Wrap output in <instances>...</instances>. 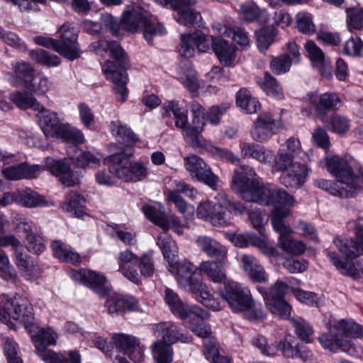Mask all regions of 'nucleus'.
Listing matches in <instances>:
<instances>
[{"label":"nucleus","mask_w":363,"mask_h":363,"mask_svg":"<svg viewBox=\"0 0 363 363\" xmlns=\"http://www.w3.org/2000/svg\"><path fill=\"white\" fill-rule=\"evenodd\" d=\"M231 189L247 202H256L272 206V225L274 227L275 218L281 224L284 218L291 213L290 208L296 201L293 196L285 190L276 188L272 184H263L260 178L248 167L236 168L230 182Z\"/></svg>","instance_id":"f257e3e1"},{"label":"nucleus","mask_w":363,"mask_h":363,"mask_svg":"<svg viewBox=\"0 0 363 363\" xmlns=\"http://www.w3.org/2000/svg\"><path fill=\"white\" fill-rule=\"evenodd\" d=\"M325 160L327 171L337 182L320 179L315 182L317 187L339 197L352 196L357 189L363 188V167L355 158L327 155Z\"/></svg>","instance_id":"f03ea898"},{"label":"nucleus","mask_w":363,"mask_h":363,"mask_svg":"<svg viewBox=\"0 0 363 363\" xmlns=\"http://www.w3.org/2000/svg\"><path fill=\"white\" fill-rule=\"evenodd\" d=\"M353 223L355 234L354 239L347 240L337 237L333 240L343 257L340 259L338 254L333 251H328L327 256L341 274L357 279L363 277V269H357L352 262L363 255V217L357 218Z\"/></svg>","instance_id":"7ed1b4c3"},{"label":"nucleus","mask_w":363,"mask_h":363,"mask_svg":"<svg viewBox=\"0 0 363 363\" xmlns=\"http://www.w3.org/2000/svg\"><path fill=\"white\" fill-rule=\"evenodd\" d=\"M301 154V143L294 138H289L279 149L276 167L284 172L280 181L286 187L298 189L306 180L308 169L306 164L297 161Z\"/></svg>","instance_id":"20e7f679"},{"label":"nucleus","mask_w":363,"mask_h":363,"mask_svg":"<svg viewBox=\"0 0 363 363\" xmlns=\"http://www.w3.org/2000/svg\"><path fill=\"white\" fill-rule=\"evenodd\" d=\"M363 337V326L352 320H340L326 333L318 337L321 346L331 352L341 350L350 356L359 357L362 347L349 337Z\"/></svg>","instance_id":"39448f33"},{"label":"nucleus","mask_w":363,"mask_h":363,"mask_svg":"<svg viewBox=\"0 0 363 363\" xmlns=\"http://www.w3.org/2000/svg\"><path fill=\"white\" fill-rule=\"evenodd\" d=\"M91 48L99 55L109 53L110 56L116 61L105 62L102 70L108 80L113 84L115 91L121 96V101H125L128 91L126 87L128 82L127 74L123 68L126 62V56L124 50L116 41L99 40L91 44Z\"/></svg>","instance_id":"423d86ee"},{"label":"nucleus","mask_w":363,"mask_h":363,"mask_svg":"<svg viewBox=\"0 0 363 363\" xmlns=\"http://www.w3.org/2000/svg\"><path fill=\"white\" fill-rule=\"evenodd\" d=\"M174 271L175 279L180 288L191 293L195 298L206 307L213 311H219L222 306L213 297V289L203 283L199 276L196 274V267L187 260H175Z\"/></svg>","instance_id":"0eeeda50"},{"label":"nucleus","mask_w":363,"mask_h":363,"mask_svg":"<svg viewBox=\"0 0 363 363\" xmlns=\"http://www.w3.org/2000/svg\"><path fill=\"white\" fill-rule=\"evenodd\" d=\"M118 271L128 281L139 285L141 277H152L155 272V264L152 257L148 253H143L138 257L130 250H121L118 257Z\"/></svg>","instance_id":"6e6552de"},{"label":"nucleus","mask_w":363,"mask_h":363,"mask_svg":"<svg viewBox=\"0 0 363 363\" xmlns=\"http://www.w3.org/2000/svg\"><path fill=\"white\" fill-rule=\"evenodd\" d=\"M121 20L125 31L135 33L142 29L144 38L149 43H152L154 36L163 35L167 32L155 17L148 16L145 11L132 6L125 7Z\"/></svg>","instance_id":"1a4fd4ad"},{"label":"nucleus","mask_w":363,"mask_h":363,"mask_svg":"<svg viewBox=\"0 0 363 363\" xmlns=\"http://www.w3.org/2000/svg\"><path fill=\"white\" fill-rule=\"evenodd\" d=\"M31 339L37 355L45 363H66L80 355L77 350L57 352L48 349V346L55 345L58 340L57 333L51 328L38 329L31 335Z\"/></svg>","instance_id":"9d476101"},{"label":"nucleus","mask_w":363,"mask_h":363,"mask_svg":"<svg viewBox=\"0 0 363 363\" xmlns=\"http://www.w3.org/2000/svg\"><path fill=\"white\" fill-rule=\"evenodd\" d=\"M134 154L132 147L126 146L121 152L111 156V169L116 177L125 182H138L147 178V163L130 160Z\"/></svg>","instance_id":"9b49d317"},{"label":"nucleus","mask_w":363,"mask_h":363,"mask_svg":"<svg viewBox=\"0 0 363 363\" xmlns=\"http://www.w3.org/2000/svg\"><path fill=\"white\" fill-rule=\"evenodd\" d=\"M164 299L171 312L182 320L184 326L192 333L201 334L194 324L209 318V313L206 311L196 305H189L184 302L175 291L169 288L164 290Z\"/></svg>","instance_id":"f8f14e48"},{"label":"nucleus","mask_w":363,"mask_h":363,"mask_svg":"<svg viewBox=\"0 0 363 363\" xmlns=\"http://www.w3.org/2000/svg\"><path fill=\"white\" fill-rule=\"evenodd\" d=\"M11 320L24 324L26 329L33 327V308L29 301L21 296H3L0 301V320L11 327Z\"/></svg>","instance_id":"ddd939ff"},{"label":"nucleus","mask_w":363,"mask_h":363,"mask_svg":"<svg viewBox=\"0 0 363 363\" xmlns=\"http://www.w3.org/2000/svg\"><path fill=\"white\" fill-rule=\"evenodd\" d=\"M60 41L43 37L37 36L33 41L38 45L52 48L62 56L69 60L79 57V48L77 43V31L69 23L63 24L59 30Z\"/></svg>","instance_id":"4468645a"},{"label":"nucleus","mask_w":363,"mask_h":363,"mask_svg":"<svg viewBox=\"0 0 363 363\" xmlns=\"http://www.w3.org/2000/svg\"><path fill=\"white\" fill-rule=\"evenodd\" d=\"M289 284V278L286 277L283 281H277L269 291L262 286L257 287V290L262 295L268 310L274 315L284 319L288 318L291 311V306L284 300Z\"/></svg>","instance_id":"2eb2a0df"},{"label":"nucleus","mask_w":363,"mask_h":363,"mask_svg":"<svg viewBox=\"0 0 363 363\" xmlns=\"http://www.w3.org/2000/svg\"><path fill=\"white\" fill-rule=\"evenodd\" d=\"M219 293L235 313H242L253 304L250 289L241 283L228 280Z\"/></svg>","instance_id":"dca6fc26"},{"label":"nucleus","mask_w":363,"mask_h":363,"mask_svg":"<svg viewBox=\"0 0 363 363\" xmlns=\"http://www.w3.org/2000/svg\"><path fill=\"white\" fill-rule=\"evenodd\" d=\"M184 166L193 179L202 182L212 189H215L219 178L213 173L211 169L203 159L192 155L184 158Z\"/></svg>","instance_id":"f3484780"},{"label":"nucleus","mask_w":363,"mask_h":363,"mask_svg":"<svg viewBox=\"0 0 363 363\" xmlns=\"http://www.w3.org/2000/svg\"><path fill=\"white\" fill-rule=\"evenodd\" d=\"M280 124L268 112L260 113L253 122L250 134L252 139L263 143L269 141L279 130Z\"/></svg>","instance_id":"a211bd4d"},{"label":"nucleus","mask_w":363,"mask_h":363,"mask_svg":"<svg viewBox=\"0 0 363 363\" xmlns=\"http://www.w3.org/2000/svg\"><path fill=\"white\" fill-rule=\"evenodd\" d=\"M72 280L82 283L96 294L105 296L110 290V285L106 277L100 272L81 269L71 270L69 273Z\"/></svg>","instance_id":"6ab92c4d"},{"label":"nucleus","mask_w":363,"mask_h":363,"mask_svg":"<svg viewBox=\"0 0 363 363\" xmlns=\"http://www.w3.org/2000/svg\"><path fill=\"white\" fill-rule=\"evenodd\" d=\"M143 211L149 220L160 226L164 230L172 228L177 233L182 234V225L179 218L174 216H171L169 218H167L163 206L160 203L145 205L143 207Z\"/></svg>","instance_id":"aec40b11"},{"label":"nucleus","mask_w":363,"mask_h":363,"mask_svg":"<svg viewBox=\"0 0 363 363\" xmlns=\"http://www.w3.org/2000/svg\"><path fill=\"white\" fill-rule=\"evenodd\" d=\"M181 193L190 198H194L197 195V191L193 186L182 181L176 183L175 189L166 191L164 195L167 200L172 202L184 216H192L194 208L183 199Z\"/></svg>","instance_id":"412c9836"},{"label":"nucleus","mask_w":363,"mask_h":363,"mask_svg":"<svg viewBox=\"0 0 363 363\" xmlns=\"http://www.w3.org/2000/svg\"><path fill=\"white\" fill-rule=\"evenodd\" d=\"M211 43L208 35L201 31H196L191 34L181 35V45L179 53L186 57H191L194 55L196 50L201 52H206L211 48Z\"/></svg>","instance_id":"4be33fe9"},{"label":"nucleus","mask_w":363,"mask_h":363,"mask_svg":"<svg viewBox=\"0 0 363 363\" xmlns=\"http://www.w3.org/2000/svg\"><path fill=\"white\" fill-rule=\"evenodd\" d=\"M12 251L13 262L21 275L29 281L37 279L40 276L42 270L37 263L28 260V255L24 251L21 241L12 249Z\"/></svg>","instance_id":"5701e85b"},{"label":"nucleus","mask_w":363,"mask_h":363,"mask_svg":"<svg viewBox=\"0 0 363 363\" xmlns=\"http://www.w3.org/2000/svg\"><path fill=\"white\" fill-rule=\"evenodd\" d=\"M39 125L46 137L60 138L67 123H62L56 113L42 108L38 111Z\"/></svg>","instance_id":"b1692460"},{"label":"nucleus","mask_w":363,"mask_h":363,"mask_svg":"<svg viewBox=\"0 0 363 363\" xmlns=\"http://www.w3.org/2000/svg\"><path fill=\"white\" fill-rule=\"evenodd\" d=\"M308 108L303 111L306 115L311 114L313 110L319 114H323L325 111L333 109L340 102V98L335 93L309 94L306 99Z\"/></svg>","instance_id":"393cba45"},{"label":"nucleus","mask_w":363,"mask_h":363,"mask_svg":"<svg viewBox=\"0 0 363 363\" xmlns=\"http://www.w3.org/2000/svg\"><path fill=\"white\" fill-rule=\"evenodd\" d=\"M239 266L252 282L260 284L268 282L267 272L255 256L247 254L241 255Z\"/></svg>","instance_id":"a878e982"},{"label":"nucleus","mask_w":363,"mask_h":363,"mask_svg":"<svg viewBox=\"0 0 363 363\" xmlns=\"http://www.w3.org/2000/svg\"><path fill=\"white\" fill-rule=\"evenodd\" d=\"M273 228L279 234L278 244L283 250L296 255L303 254L305 252L306 245L303 242L288 238V235L292 233L290 227L281 224L279 220L275 218Z\"/></svg>","instance_id":"bb28decb"},{"label":"nucleus","mask_w":363,"mask_h":363,"mask_svg":"<svg viewBox=\"0 0 363 363\" xmlns=\"http://www.w3.org/2000/svg\"><path fill=\"white\" fill-rule=\"evenodd\" d=\"M195 242L200 250L208 257L215 259L220 264H227L228 250L225 246L206 235L197 237Z\"/></svg>","instance_id":"cd10ccee"},{"label":"nucleus","mask_w":363,"mask_h":363,"mask_svg":"<svg viewBox=\"0 0 363 363\" xmlns=\"http://www.w3.org/2000/svg\"><path fill=\"white\" fill-rule=\"evenodd\" d=\"M155 335L161 337L162 341L169 344L180 341L183 343H191L193 337L187 333H183L178 327L172 323H160L154 328Z\"/></svg>","instance_id":"c85d7f7f"},{"label":"nucleus","mask_w":363,"mask_h":363,"mask_svg":"<svg viewBox=\"0 0 363 363\" xmlns=\"http://www.w3.org/2000/svg\"><path fill=\"white\" fill-rule=\"evenodd\" d=\"M194 325L199 331L200 330L201 334L193 333L203 339V355L208 361L211 362L219 354L218 345L213 335L211 328L203 320H199Z\"/></svg>","instance_id":"c756f323"},{"label":"nucleus","mask_w":363,"mask_h":363,"mask_svg":"<svg viewBox=\"0 0 363 363\" xmlns=\"http://www.w3.org/2000/svg\"><path fill=\"white\" fill-rule=\"evenodd\" d=\"M196 214L199 218L208 220L213 225H226L230 221V217L225 211H218L210 201L201 203L197 207Z\"/></svg>","instance_id":"7c9ffc66"},{"label":"nucleus","mask_w":363,"mask_h":363,"mask_svg":"<svg viewBox=\"0 0 363 363\" xmlns=\"http://www.w3.org/2000/svg\"><path fill=\"white\" fill-rule=\"evenodd\" d=\"M307 55L316 67L320 74L330 79L332 77L331 63L325 58L324 52L312 40L307 41L304 45Z\"/></svg>","instance_id":"2f4dec72"},{"label":"nucleus","mask_w":363,"mask_h":363,"mask_svg":"<svg viewBox=\"0 0 363 363\" xmlns=\"http://www.w3.org/2000/svg\"><path fill=\"white\" fill-rule=\"evenodd\" d=\"M106 306L108 313L113 316H117L127 311L136 310L138 302L134 297H125L122 294H112L108 296Z\"/></svg>","instance_id":"473e14b6"},{"label":"nucleus","mask_w":363,"mask_h":363,"mask_svg":"<svg viewBox=\"0 0 363 363\" xmlns=\"http://www.w3.org/2000/svg\"><path fill=\"white\" fill-rule=\"evenodd\" d=\"M211 48L219 62L231 66L236 57V47L222 38L211 36Z\"/></svg>","instance_id":"72a5a7b5"},{"label":"nucleus","mask_w":363,"mask_h":363,"mask_svg":"<svg viewBox=\"0 0 363 363\" xmlns=\"http://www.w3.org/2000/svg\"><path fill=\"white\" fill-rule=\"evenodd\" d=\"M46 169L52 174L60 177V180L67 186H71L78 182L69 166L62 160L48 157L45 160Z\"/></svg>","instance_id":"f704fd0d"},{"label":"nucleus","mask_w":363,"mask_h":363,"mask_svg":"<svg viewBox=\"0 0 363 363\" xmlns=\"http://www.w3.org/2000/svg\"><path fill=\"white\" fill-rule=\"evenodd\" d=\"M41 169L39 165H30L27 163L10 166L2 169L3 176L9 180L33 179L39 175Z\"/></svg>","instance_id":"c9c22d12"},{"label":"nucleus","mask_w":363,"mask_h":363,"mask_svg":"<svg viewBox=\"0 0 363 363\" xmlns=\"http://www.w3.org/2000/svg\"><path fill=\"white\" fill-rule=\"evenodd\" d=\"M239 148L242 157H250L261 163L270 162L273 157L272 150L254 143L241 141Z\"/></svg>","instance_id":"e433bc0d"},{"label":"nucleus","mask_w":363,"mask_h":363,"mask_svg":"<svg viewBox=\"0 0 363 363\" xmlns=\"http://www.w3.org/2000/svg\"><path fill=\"white\" fill-rule=\"evenodd\" d=\"M162 116L164 118L173 116L174 125L179 129H184L188 126V111L182 107L178 101H169L162 106Z\"/></svg>","instance_id":"4c0bfd02"},{"label":"nucleus","mask_w":363,"mask_h":363,"mask_svg":"<svg viewBox=\"0 0 363 363\" xmlns=\"http://www.w3.org/2000/svg\"><path fill=\"white\" fill-rule=\"evenodd\" d=\"M195 4L194 0L179 1V6L176 10L177 16L175 18L179 24L188 26L196 24L201 21V14L194 10Z\"/></svg>","instance_id":"58836bf2"},{"label":"nucleus","mask_w":363,"mask_h":363,"mask_svg":"<svg viewBox=\"0 0 363 363\" xmlns=\"http://www.w3.org/2000/svg\"><path fill=\"white\" fill-rule=\"evenodd\" d=\"M70 159L81 168L87 167H96L101 163L102 156L99 153L93 154L90 152H84L77 146H72L67 150Z\"/></svg>","instance_id":"ea45409f"},{"label":"nucleus","mask_w":363,"mask_h":363,"mask_svg":"<svg viewBox=\"0 0 363 363\" xmlns=\"http://www.w3.org/2000/svg\"><path fill=\"white\" fill-rule=\"evenodd\" d=\"M11 66L14 74L9 79L10 83L13 86H26L33 74V67L30 63L23 60L14 61L11 63Z\"/></svg>","instance_id":"a19ab883"},{"label":"nucleus","mask_w":363,"mask_h":363,"mask_svg":"<svg viewBox=\"0 0 363 363\" xmlns=\"http://www.w3.org/2000/svg\"><path fill=\"white\" fill-rule=\"evenodd\" d=\"M50 247L54 257L62 262L72 264L80 262L79 255L71 246L60 240L52 241Z\"/></svg>","instance_id":"79ce46f5"},{"label":"nucleus","mask_w":363,"mask_h":363,"mask_svg":"<svg viewBox=\"0 0 363 363\" xmlns=\"http://www.w3.org/2000/svg\"><path fill=\"white\" fill-rule=\"evenodd\" d=\"M157 243L162 250L164 259L168 263L169 271H174L178 252L175 242L169 235L163 233L158 237Z\"/></svg>","instance_id":"37998d69"},{"label":"nucleus","mask_w":363,"mask_h":363,"mask_svg":"<svg viewBox=\"0 0 363 363\" xmlns=\"http://www.w3.org/2000/svg\"><path fill=\"white\" fill-rule=\"evenodd\" d=\"M220 264L217 260L216 261H203L200 264L199 269L201 273L204 274L208 278L214 283L225 284L227 281V274L225 270Z\"/></svg>","instance_id":"c03bdc74"},{"label":"nucleus","mask_w":363,"mask_h":363,"mask_svg":"<svg viewBox=\"0 0 363 363\" xmlns=\"http://www.w3.org/2000/svg\"><path fill=\"white\" fill-rule=\"evenodd\" d=\"M236 105L248 114L255 113L261 108L258 100L252 97L249 90L245 88L240 89L235 96Z\"/></svg>","instance_id":"a18cd8bd"},{"label":"nucleus","mask_w":363,"mask_h":363,"mask_svg":"<svg viewBox=\"0 0 363 363\" xmlns=\"http://www.w3.org/2000/svg\"><path fill=\"white\" fill-rule=\"evenodd\" d=\"M85 200L76 192H70L62 205V208L72 216L82 218L85 214Z\"/></svg>","instance_id":"49530a36"},{"label":"nucleus","mask_w":363,"mask_h":363,"mask_svg":"<svg viewBox=\"0 0 363 363\" xmlns=\"http://www.w3.org/2000/svg\"><path fill=\"white\" fill-rule=\"evenodd\" d=\"M277 30L272 26L261 28L255 33L256 45L261 52L267 51L269 46L275 42Z\"/></svg>","instance_id":"de8ad7c7"},{"label":"nucleus","mask_w":363,"mask_h":363,"mask_svg":"<svg viewBox=\"0 0 363 363\" xmlns=\"http://www.w3.org/2000/svg\"><path fill=\"white\" fill-rule=\"evenodd\" d=\"M45 203L44 198L38 193L30 190L17 191V204L26 208H36Z\"/></svg>","instance_id":"09e8293b"},{"label":"nucleus","mask_w":363,"mask_h":363,"mask_svg":"<svg viewBox=\"0 0 363 363\" xmlns=\"http://www.w3.org/2000/svg\"><path fill=\"white\" fill-rule=\"evenodd\" d=\"M10 100L19 108H31L35 111L42 108V105L37 102L36 99L27 92L14 91L10 94Z\"/></svg>","instance_id":"8fccbe9b"},{"label":"nucleus","mask_w":363,"mask_h":363,"mask_svg":"<svg viewBox=\"0 0 363 363\" xmlns=\"http://www.w3.org/2000/svg\"><path fill=\"white\" fill-rule=\"evenodd\" d=\"M151 351L156 363H172L173 351L169 344L156 341L152 345Z\"/></svg>","instance_id":"3c124183"},{"label":"nucleus","mask_w":363,"mask_h":363,"mask_svg":"<svg viewBox=\"0 0 363 363\" xmlns=\"http://www.w3.org/2000/svg\"><path fill=\"white\" fill-rule=\"evenodd\" d=\"M11 219L14 230L23 233L25 238L37 232L35 223L23 215L16 213L11 216Z\"/></svg>","instance_id":"603ef678"},{"label":"nucleus","mask_w":363,"mask_h":363,"mask_svg":"<svg viewBox=\"0 0 363 363\" xmlns=\"http://www.w3.org/2000/svg\"><path fill=\"white\" fill-rule=\"evenodd\" d=\"M29 55L36 63L48 67H57L61 62L58 56L50 54L42 49L30 50Z\"/></svg>","instance_id":"864d4df0"},{"label":"nucleus","mask_w":363,"mask_h":363,"mask_svg":"<svg viewBox=\"0 0 363 363\" xmlns=\"http://www.w3.org/2000/svg\"><path fill=\"white\" fill-rule=\"evenodd\" d=\"M186 65V69L180 68L178 72L179 81L191 92H195L199 87L195 70Z\"/></svg>","instance_id":"5fc2aeb1"},{"label":"nucleus","mask_w":363,"mask_h":363,"mask_svg":"<svg viewBox=\"0 0 363 363\" xmlns=\"http://www.w3.org/2000/svg\"><path fill=\"white\" fill-rule=\"evenodd\" d=\"M265 13L261 11L253 1H247L240 5L239 18L244 22L259 21L261 16Z\"/></svg>","instance_id":"6e6d98bb"},{"label":"nucleus","mask_w":363,"mask_h":363,"mask_svg":"<svg viewBox=\"0 0 363 363\" xmlns=\"http://www.w3.org/2000/svg\"><path fill=\"white\" fill-rule=\"evenodd\" d=\"M291 322L299 339L306 343L313 342L311 335L313 333V330L306 320L301 317H294L291 320Z\"/></svg>","instance_id":"4d7b16f0"},{"label":"nucleus","mask_w":363,"mask_h":363,"mask_svg":"<svg viewBox=\"0 0 363 363\" xmlns=\"http://www.w3.org/2000/svg\"><path fill=\"white\" fill-rule=\"evenodd\" d=\"M110 131L117 138L126 143H135L137 138L132 130L121 121H112L109 125Z\"/></svg>","instance_id":"13d9d810"},{"label":"nucleus","mask_w":363,"mask_h":363,"mask_svg":"<svg viewBox=\"0 0 363 363\" xmlns=\"http://www.w3.org/2000/svg\"><path fill=\"white\" fill-rule=\"evenodd\" d=\"M295 19L296 28L302 33L311 35L315 32L316 28L311 13L300 11L296 13Z\"/></svg>","instance_id":"bf43d9fd"},{"label":"nucleus","mask_w":363,"mask_h":363,"mask_svg":"<svg viewBox=\"0 0 363 363\" xmlns=\"http://www.w3.org/2000/svg\"><path fill=\"white\" fill-rule=\"evenodd\" d=\"M138 340L137 337L125 333H114L111 337L114 346L125 354L136 345Z\"/></svg>","instance_id":"052dcab7"},{"label":"nucleus","mask_w":363,"mask_h":363,"mask_svg":"<svg viewBox=\"0 0 363 363\" xmlns=\"http://www.w3.org/2000/svg\"><path fill=\"white\" fill-rule=\"evenodd\" d=\"M292 293L299 302L308 306H319L324 301V297L323 295H318L311 291H303L298 289H294Z\"/></svg>","instance_id":"680f3d73"},{"label":"nucleus","mask_w":363,"mask_h":363,"mask_svg":"<svg viewBox=\"0 0 363 363\" xmlns=\"http://www.w3.org/2000/svg\"><path fill=\"white\" fill-rule=\"evenodd\" d=\"M264 91L276 99L284 98L282 87L278 84L276 79L269 73L264 74V82L262 84Z\"/></svg>","instance_id":"e2e57ef3"},{"label":"nucleus","mask_w":363,"mask_h":363,"mask_svg":"<svg viewBox=\"0 0 363 363\" xmlns=\"http://www.w3.org/2000/svg\"><path fill=\"white\" fill-rule=\"evenodd\" d=\"M292 64L289 55L282 54L272 59L270 68L274 74H282L290 70Z\"/></svg>","instance_id":"0e129e2a"},{"label":"nucleus","mask_w":363,"mask_h":363,"mask_svg":"<svg viewBox=\"0 0 363 363\" xmlns=\"http://www.w3.org/2000/svg\"><path fill=\"white\" fill-rule=\"evenodd\" d=\"M25 246L33 254H42L45 250V240L38 232L25 238Z\"/></svg>","instance_id":"69168bd1"},{"label":"nucleus","mask_w":363,"mask_h":363,"mask_svg":"<svg viewBox=\"0 0 363 363\" xmlns=\"http://www.w3.org/2000/svg\"><path fill=\"white\" fill-rule=\"evenodd\" d=\"M101 25L108 30L112 35L115 36H121L125 31L122 25V20L118 21L117 18L111 14L106 13L101 16Z\"/></svg>","instance_id":"338daca9"},{"label":"nucleus","mask_w":363,"mask_h":363,"mask_svg":"<svg viewBox=\"0 0 363 363\" xmlns=\"http://www.w3.org/2000/svg\"><path fill=\"white\" fill-rule=\"evenodd\" d=\"M101 25L108 30L112 35L115 36H121L125 31L122 25V20L118 21L117 18L111 14L106 13L101 16Z\"/></svg>","instance_id":"774afa93"}]
</instances>
